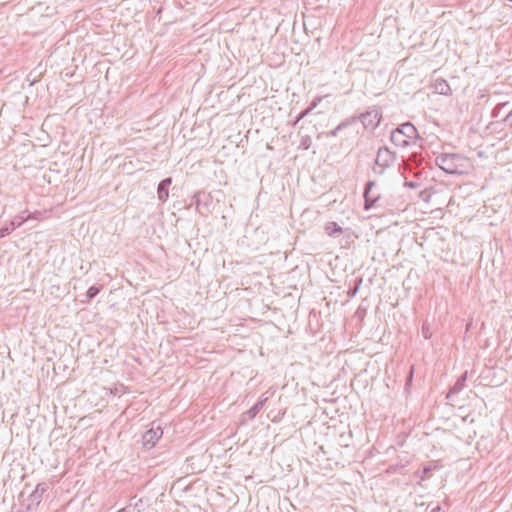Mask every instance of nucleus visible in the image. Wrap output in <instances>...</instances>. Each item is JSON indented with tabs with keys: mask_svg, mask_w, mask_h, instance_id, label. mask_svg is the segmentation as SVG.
Listing matches in <instances>:
<instances>
[{
	"mask_svg": "<svg viewBox=\"0 0 512 512\" xmlns=\"http://www.w3.org/2000/svg\"><path fill=\"white\" fill-rule=\"evenodd\" d=\"M193 200H194V204L196 206V209L201 214L204 215L207 212H209V206H210V204L212 202V197L210 196V194L202 192V191H199V192L194 194Z\"/></svg>",
	"mask_w": 512,
	"mask_h": 512,
	"instance_id": "0eeeda50",
	"label": "nucleus"
},
{
	"mask_svg": "<svg viewBox=\"0 0 512 512\" xmlns=\"http://www.w3.org/2000/svg\"><path fill=\"white\" fill-rule=\"evenodd\" d=\"M47 490V484L46 483H39L35 487L33 491H31L28 496L23 499L22 506L25 508L26 512L33 511L38 507V505L41 503L43 494Z\"/></svg>",
	"mask_w": 512,
	"mask_h": 512,
	"instance_id": "7ed1b4c3",
	"label": "nucleus"
},
{
	"mask_svg": "<svg viewBox=\"0 0 512 512\" xmlns=\"http://www.w3.org/2000/svg\"><path fill=\"white\" fill-rule=\"evenodd\" d=\"M396 154L392 152L388 147L383 146L378 149L375 164L379 167H389L394 163Z\"/></svg>",
	"mask_w": 512,
	"mask_h": 512,
	"instance_id": "423d86ee",
	"label": "nucleus"
},
{
	"mask_svg": "<svg viewBox=\"0 0 512 512\" xmlns=\"http://www.w3.org/2000/svg\"><path fill=\"white\" fill-rule=\"evenodd\" d=\"M320 99H315L310 106H308L306 109L302 110L304 116L306 117L317 105Z\"/></svg>",
	"mask_w": 512,
	"mask_h": 512,
	"instance_id": "412c9836",
	"label": "nucleus"
},
{
	"mask_svg": "<svg viewBox=\"0 0 512 512\" xmlns=\"http://www.w3.org/2000/svg\"><path fill=\"white\" fill-rule=\"evenodd\" d=\"M413 371H414V368L413 366L410 367V370H409V373L407 375V378H406V383H405V389L407 390L408 387L412 384V380H413Z\"/></svg>",
	"mask_w": 512,
	"mask_h": 512,
	"instance_id": "4be33fe9",
	"label": "nucleus"
},
{
	"mask_svg": "<svg viewBox=\"0 0 512 512\" xmlns=\"http://www.w3.org/2000/svg\"><path fill=\"white\" fill-rule=\"evenodd\" d=\"M358 118L363 124L364 128L373 130L380 123L381 113L378 111V109H370L365 113L360 114Z\"/></svg>",
	"mask_w": 512,
	"mask_h": 512,
	"instance_id": "20e7f679",
	"label": "nucleus"
},
{
	"mask_svg": "<svg viewBox=\"0 0 512 512\" xmlns=\"http://www.w3.org/2000/svg\"><path fill=\"white\" fill-rule=\"evenodd\" d=\"M354 118H352V121ZM351 123V120H345L338 124L333 130L326 133L327 136L336 137L340 131L346 128Z\"/></svg>",
	"mask_w": 512,
	"mask_h": 512,
	"instance_id": "2eb2a0df",
	"label": "nucleus"
},
{
	"mask_svg": "<svg viewBox=\"0 0 512 512\" xmlns=\"http://www.w3.org/2000/svg\"><path fill=\"white\" fill-rule=\"evenodd\" d=\"M162 435H163V430L159 425L156 428H154V426H152L149 430H147L142 435L143 446L146 449L153 448L155 446V444L158 442V440L162 437Z\"/></svg>",
	"mask_w": 512,
	"mask_h": 512,
	"instance_id": "39448f33",
	"label": "nucleus"
},
{
	"mask_svg": "<svg viewBox=\"0 0 512 512\" xmlns=\"http://www.w3.org/2000/svg\"><path fill=\"white\" fill-rule=\"evenodd\" d=\"M101 290H102L101 285H99V286L92 285L91 287H89V289L87 290V292L85 294L86 299L82 300V302L89 303L92 299H94L100 293Z\"/></svg>",
	"mask_w": 512,
	"mask_h": 512,
	"instance_id": "ddd939ff",
	"label": "nucleus"
},
{
	"mask_svg": "<svg viewBox=\"0 0 512 512\" xmlns=\"http://www.w3.org/2000/svg\"><path fill=\"white\" fill-rule=\"evenodd\" d=\"M304 117H305V116H304L303 112L301 111V112L298 114V116H297V118H296V120H295V124H296V123H298L300 120H302Z\"/></svg>",
	"mask_w": 512,
	"mask_h": 512,
	"instance_id": "bb28decb",
	"label": "nucleus"
},
{
	"mask_svg": "<svg viewBox=\"0 0 512 512\" xmlns=\"http://www.w3.org/2000/svg\"><path fill=\"white\" fill-rule=\"evenodd\" d=\"M436 165L448 174H462L465 159L456 153H442L435 159Z\"/></svg>",
	"mask_w": 512,
	"mask_h": 512,
	"instance_id": "f257e3e1",
	"label": "nucleus"
},
{
	"mask_svg": "<svg viewBox=\"0 0 512 512\" xmlns=\"http://www.w3.org/2000/svg\"><path fill=\"white\" fill-rule=\"evenodd\" d=\"M435 468V466L432 467L431 465L424 466L421 472H416V475L419 477L420 481H425L428 478V474Z\"/></svg>",
	"mask_w": 512,
	"mask_h": 512,
	"instance_id": "a211bd4d",
	"label": "nucleus"
},
{
	"mask_svg": "<svg viewBox=\"0 0 512 512\" xmlns=\"http://www.w3.org/2000/svg\"><path fill=\"white\" fill-rule=\"evenodd\" d=\"M508 1L512 3V0H508Z\"/></svg>",
	"mask_w": 512,
	"mask_h": 512,
	"instance_id": "7c9ffc66",
	"label": "nucleus"
},
{
	"mask_svg": "<svg viewBox=\"0 0 512 512\" xmlns=\"http://www.w3.org/2000/svg\"><path fill=\"white\" fill-rule=\"evenodd\" d=\"M116 512H127V508H122V509H119L118 511Z\"/></svg>",
	"mask_w": 512,
	"mask_h": 512,
	"instance_id": "c756f323",
	"label": "nucleus"
},
{
	"mask_svg": "<svg viewBox=\"0 0 512 512\" xmlns=\"http://www.w3.org/2000/svg\"><path fill=\"white\" fill-rule=\"evenodd\" d=\"M503 122H505L508 125V127L512 130V110L505 116Z\"/></svg>",
	"mask_w": 512,
	"mask_h": 512,
	"instance_id": "5701e85b",
	"label": "nucleus"
},
{
	"mask_svg": "<svg viewBox=\"0 0 512 512\" xmlns=\"http://www.w3.org/2000/svg\"><path fill=\"white\" fill-rule=\"evenodd\" d=\"M386 167H379L378 165L375 164V166L373 167V172L377 175H382L385 171Z\"/></svg>",
	"mask_w": 512,
	"mask_h": 512,
	"instance_id": "b1692460",
	"label": "nucleus"
},
{
	"mask_svg": "<svg viewBox=\"0 0 512 512\" xmlns=\"http://www.w3.org/2000/svg\"><path fill=\"white\" fill-rule=\"evenodd\" d=\"M268 400V397L260 398L244 415H247L249 419H253L263 408L264 404Z\"/></svg>",
	"mask_w": 512,
	"mask_h": 512,
	"instance_id": "9b49d317",
	"label": "nucleus"
},
{
	"mask_svg": "<svg viewBox=\"0 0 512 512\" xmlns=\"http://www.w3.org/2000/svg\"><path fill=\"white\" fill-rule=\"evenodd\" d=\"M311 144H312V140L309 135L301 136L299 148H301L303 150H308L311 147Z\"/></svg>",
	"mask_w": 512,
	"mask_h": 512,
	"instance_id": "6ab92c4d",
	"label": "nucleus"
},
{
	"mask_svg": "<svg viewBox=\"0 0 512 512\" xmlns=\"http://www.w3.org/2000/svg\"><path fill=\"white\" fill-rule=\"evenodd\" d=\"M404 186L411 188V189H415V188L419 187V183L414 182V181H405Z\"/></svg>",
	"mask_w": 512,
	"mask_h": 512,
	"instance_id": "393cba45",
	"label": "nucleus"
},
{
	"mask_svg": "<svg viewBox=\"0 0 512 512\" xmlns=\"http://www.w3.org/2000/svg\"><path fill=\"white\" fill-rule=\"evenodd\" d=\"M416 137V127L412 123L406 122L392 131L390 139L394 145L398 147H406L410 145Z\"/></svg>",
	"mask_w": 512,
	"mask_h": 512,
	"instance_id": "f03ea898",
	"label": "nucleus"
},
{
	"mask_svg": "<svg viewBox=\"0 0 512 512\" xmlns=\"http://www.w3.org/2000/svg\"><path fill=\"white\" fill-rule=\"evenodd\" d=\"M358 289H359V284L355 288L349 289L348 295L350 297H354L357 294Z\"/></svg>",
	"mask_w": 512,
	"mask_h": 512,
	"instance_id": "a878e982",
	"label": "nucleus"
},
{
	"mask_svg": "<svg viewBox=\"0 0 512 512\" xmlns=\"http://www.w3.org/2000/svg\"><path fill=\"white\" fill-rule=\"evenodd\" d=\"M430 512H443L441 506H435Z\"/></svg>",
	"mask_w": 512,
	"mask_h": 512,
	"instance_id": "c85d7f7f",
	"label": "nucleus"
},
{
	"mask_svg": "<svg viewBox=\"0 0 512 512\" xmlns=\"http://www.w3.org/2000/svg\"><path fill=\"white\" fill-rule=\"evenodd\" d=\"M304 117H305V116H304L303 112L301 111V112L298 114V116H297V118H296V120H295V124H296V123H298L300 120H302Z\"/></svg>",
	"mask_w": 512,
	"mask_h": 512,
	"instance_id": "cd10ccee",
	"label": "nucleus"
},
{
	"mask_svg": "<svg viewBox=\"0 0 512 512\" xmlns=\"http://www.w3.org/2000/svg\"><path fill=\"white\" fill-rule=\"evenodd\" d=\"M325 232L327 235L335 237L342 233V228L336 222H328L325 225Z\"/></svg>",
	"mask_w": 512,
	"mask_h": 512,
	"instance_id": "f8f14e48",
	"label": "nucleus"
},
{
	"mask_svg": "<svg viewBox=\"0 0 512 512\" xmlns=\"http://www.w3.org/2000/svg\"><path fill=\"white\" fill-rule=\"evenodd\" d=\"M15 229V221L11 220L9 224L0 228V239L8 236Z\"/></svg>",
	"mask_w": 512,
	"mask_h": 512,
	"instance_id": "f3484780",
	"label": "nucleus"
},
{
	"mask_svg": "<svg viewBox=\"0 0 512 512\" xmlns=\"http://www.w3.org/2000/svg\"><path fill=\"white\" fill-rule=\"evenodd\" d=\"M172 184V178L167 177L160 181L157 187V196L160 202L165 203L169 197V187Z\"/></svg>",
	"mask_w": 512,
	"mask_h": 512,
	"instance_id": "1a4fd4ad",
	"label": "nucleus"
},
{
	"mask_svg": "<svg viewBox=\"0 0 512 512\" xmlns=\"http://www.w3.org/2000/svg\"><path fill=\"white\" fill-rule=\"evenodd\" d=\"M467 380V372H464L458 379L457 381L455 382V384L453 385V387L451 388V393L453 394H457L459 393L463 388H464V385H465V382Z\"/></svg>",
	"mask_w": 512,
	"mask_h": 512,
	"instance_id": "4468645a",
	"label": "nucleus"
},
{
	"mask_svg": "<svg viewBox=\"0 0 512 512\" xmlns=\"http://www.w3.org/2000/svg\"><path fill=\"white\" fill-rule=\"evenodd\" d=\"M433 89L435 93L441 94V95H450L451 94V88L448 82L442 78L436 79L433 84Z\"/></svg>",
	"mask_w": 512,
	"mask_h": 512,
	"instance_id": "9d476101",
	"label": "nucleus"
},
{
	"mask_svg": "<svg viewBox=\"0 0 512 512\" xmlns=\"http://www.w3.org/2000/svg\"><path fill=\"white\" fill-rule=\"evenodd\" d=\"M376 185L375 181H368L364 188V209L369 210L373 207V205L379 200L380 195L378 193H374L372 191L373 187Z\"/></svg>",
	"mask_w": 512,
	"mask_h": 512,
	"instance_id": "6e6552de",
	"label": "nucleus"
},
{
	"mask_svg": "<svg viewBox=\"0 0 512 512\" xmlns=\"http://www.w3.org/2000/svg\"><path fill=\"white\" fill-rule=\"evenodd\" d=\"M32 217V213H30L29 211H23L20 215L13 219L15 221V228L21 226L25 221Z\"/></svg>",
	"mask_w": 512,
	"mask_h": 512,
	"instance_id": "dca6fc26",
	"label": "nucleus"
},
{
	"mask_svg": "<svg viewBox=\"0 0 512 512\" xmlns=\"http://www.w3.org/2000/svg\"><path fill=\"white\" fill-rule=\"evenodd\" d=\"M507 104H508V102H504V103H499V104H497V105L493 108V110H492V112H491V117H492V118H497V117L500 115L501 109H502L504 106H506Z\"/></svg>",
	"mask_w": 512,
	"mask_h": 512,
	"instance_id": "aec40b11",
	"label": "nucleus"
}]
</instances>
